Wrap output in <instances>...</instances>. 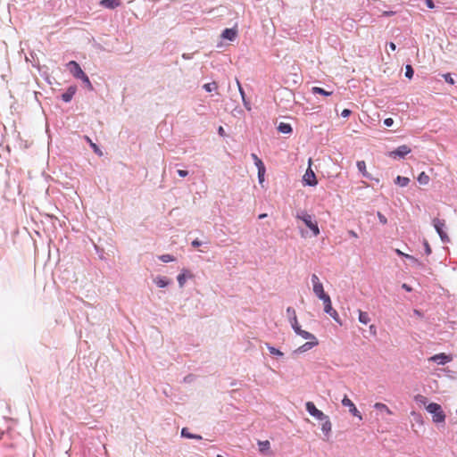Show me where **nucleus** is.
<instances>
[{
    "mask_svg": "<svg viewBox=\"0 0 457 457\" xmlns=\"http://www.w3.org/2000/svg\"><path fill=\"white\" fill-rule=\"evenodd\" d=\"M312 92L313 94H319V95L325 96H329L332 95V92L327 91L324 88L319 87H313L312 88Z\"/></svg>",
    "mask_w": 457,
    "mask_h": 457,
    "instance_id": "obj_26",
    "label": "nucleus"
},
{
    "mask_svg": "<svg viewBox=\"0 0 457 457\" xmlns=\"http://www.w3.org/2000/svg\"><path fill=\"white\" fill-rule=\"evenodd\" d=\"M402 288H403V289H404V290H405V291H407V292H411V291H412V287H410V286H409L408 284H406V283H403V284L402 285Z\"/></svg>",
    "mask_w": 457,
    "mask_h": 457,
    "instance_id": "obj_50",
    "label": "nucleus"
},
{
    "mask_svg": "<svg viewBox=\"0 0 457 457\" xmlns=\"http://www.w3.org/2000/svg\"><path fill=\"white\" fill-rule=\"evenodd\" d=\"M423 245H424L425 253L427 255H429L432 253V250H431V247H430L428 242L425 240Z\"/></svg>",
    "mask_w": 457,
    "mask_h": 457,
    "instance_id": "obj_40",
    "label": "nucleus"
},
{
    "mask_svg": "<svg viewBox=\"0 0 457 457\" xmlns=\"http://www.w3.org/2000/svg\"><path fill=\"white\" fill-rule=\"evenodd\" d=\"M414 400L417 403L426 405L428 403V398L422 395H417L414 397Z\"/></svg>",
    "mask_w": 457,
    "mask_h": 457,
    "instance_id": "obj_30",
    "label": "nucleus"
},
{
    "mask_svg": "<svg viewBox=\"0 0 457 457\" xmlns=\"http://www.w3.org/2000/svg\"><path fill=\"white\" fill-rule=\"evenodd\" d=\"M237 85L238 90L240 92V95L242 96V99H244V97L245 96V91H244V89H243V87H242V86H241V84H240L238 79H237Z\"/></svg>",
    "mask_w": 457,
    "mask_h": 457,
    "instance_id": "obj_43",
    "label": "nucleus"
},
{
    "mask_svg": "<svg viewBox=\"0 0 457 457\" xmlns=\"http://www.w3.org/2000/svg\"><path fill=\"white\" fill-rule=\"evenodd\" d=\"M178 174L180 177L184 178V177L187 176L188 172L187 170H178Z\"/></svg>",
    "mask_w": 457,
    "mask_h": 457,
    "instance_id": "obj_51",
    "label": "nucleus"
},
{
    "mask_svg": "<svg viewBox=\"0 0 457 457\" xmlns=\"http://www.w3.org/2000/svg\"><path fill=\"white\" fill-rule=\"evenodd\" d=\"M404 258L410 260L413 264H418L420 265V262L417 258H415L414 256L412 255H410V254H404Z\"/></svg>",
    "mask_w": 457,
    "mask_h": 457,
    "instance_id": "obj_39",
    "label": "nucleus"
},
{
    "mask_svg": "<svg viewBox=\"0 0 457 457\" xmlns=\"http://www.w3.org/2000/svg\"><path fill=\"white\" fill-rule=\"evenodd\" d=\"M203 87L207 92H212V91L216 90L218 88V85H217L216 82H211V83L204 84Z\"/></svg>",
    "mask_w": 457,
    "mask_h": 457,
    "instance_id": "obj_29",
    "label": "nucleus"
},
{
    "mask_svg": "<svg viewBox=\"0 0 457 457\" xmlns=\"http://www.w3.org/2000/svg\"><path fill=\"white\" fill-rule=\"evenodd\" d=\"M305 408L311 416L319 420H323L327 418V415H325L321 411L318 410L312 402H307L305 403Z\"/></svg>",
    "mask_w": 457,
    "mask_h": 457,
    "instance_id": "obj_6",
    "label": "nucleus"
},
{
    "mask_svg": "<svg viewBox=\"0 0 457 457\" xmlns=\"http://www.w3.org/2000/svg\"><path fill=\"white\" fill-rule=\"evenodd\" d=\"M425 4L429 9L435 8V4L433 0H425Z\"/></svg>",
    "mask_w": 457,
    "mask_h": 457,
    "instance_id": "obj_45",
    "label": "nucleus"
},
{
    "mask_svg": "<svg viewBox=\"0 0 457 457\" xmlns=\"http://www.w3.org/2000/svg\"><path fill=\"white\" fill-rule=\"evenodd\" d=\"M258 445H259V451L262 453L267 454L268 451L270 449V442L268 440H266V441H260Z\"/></svg>",
    "mask_w": 457,
    "mask_h": 457,
    "instance_id": "obj_24",
    "label": "nucleus"
},
{
    "mask_svg": "<svg viewBox=\"0 0 457 457\" xmlns=\"http://www.w3.org/2000/svg\"><path fill=\"white\" fill-rule=\"evenodd\" d=\"M192 245L195 247H197V246L201 245V242L198 239H195L192 242Z\"/></svg>",
    "mask_w": 457,
    "mask_h": 457,
    "instance_id": "obj_57",
    "label": "nucleus"
},
{
    "mask_svg": "<svg viewBox=\"0 0 457 457\" xmlns=\"http://www.w3.org/2000/svg\"><path fill=\"white\" fill-rule=\"evenodd\" d=\"M411 151V147L407 145H399L394 151L389 153V156L393 158H404Z\"/></svg>",
    "mask_w": 457,
    "mask_h": 457,
    "instance_id": "obj_8",
    "label": "nucleus"
},
{
    "mask_svg": "<svg viewBox=\"0 0 457 457\" xmlns=\"http://www.w3.org/2000/svg\"><path fill=\"white\" fill-rule=\"evenodd\" d=\"M394 124V120L392 118H386L384 120V125L386 127H391Z\"/></svg>",
    "mask_w": 457,
    "mask_h": 457,
    "instance_id": "obj_44",
    "label": "nucleus"
},
{
    "mask_svg": "<svg viewBox=\"0 0 457 457\" xmlns=\"http://www.w3.org/2000/svg\"><path fill=\"white\" fill-rule=\"evenodd\" d=\"M336 322L339 323V324H342L341 323V320H340V318H339V315L338 313L337 312L336 310L332 311L330 312V314H328Z\"/></svg>",
    "mask_w": 457,
    "mask_h": 457,
    "instance_id": "obj_37",
    "label": "nucleus"
},
{
    "mask_svg": "<svg viewBox=\"0 0 457 457\" xmlns=\"http://www.w3.org/2000/svg\"><path fill=\"white\" fill-rule=\"evenodd\" d=\"M237 37V29L236 28L233 29H226L222 31L221 37L223 39H228L229 41H233Z\"/></svg>",
    "mask_w": 457,
    "mask_h": 457,
    "instance_id": "obj_14",
    "label": "nucleus"
},
{
    "mask_svg": "<svg viewBox=\"0 0 457 457\" xmlns=\"http://www.w3.org/2000/svg\"><path fill=\"white\" fill-rule=\"evenodd\" d=\"M311 279H312V283L313 293L319 299L321 300L324 297L328 295V294L325 293L323 285L320 281V278L316 274H312Z\"/></svg>",
    "mask_w": 457,
    "mask_h": 457,
    "instance_id": "obj_5",
    "label": "nucleus"
},
{
    "mask_svg": "<svg viewBox=\"0 0 457 457\" xmlns=\"http://www.w3.org/2000/svg\"><path fill=\"white\" fill-rule=\"evenodd\" d=\"M413 416H415L416 421H421V416L420 414H417L416 412H411Z\"/></svg>",
    "mask_w": 457,
    "mask_h": 457,
    "instance_id": "obj_56",
    "label": "nucleus"
},
{
    "mask_svg": "<svg viewBox=\"0 0 457 457\" xmlns=\"http://www.w3.org/2000/svg\"><path fill=\"white\" fill-rule=\"evenodd\" d=\"M80 79H81L84 83H86V84H87V86L89 88H92V84H91V82H90V80H89L88 77H87L86 74H84V76H82V77L80 78Z\"/></svg>",
    "mask_w": 457,
    "mask_h": 457,
    "instance_id": "obj_41",
    "label": "nucleus"
},
{
    "mask_svg": "<svg viewBox=\"0 0 457 457\" xmlns=\"http://www.w3.org/2000/svg\"><path fill=\"white\" fill-rule=\"evenodd\" d=\"M269 350H270L271 354H277V355H279V356L283 355L282 352H280L279 350H278V349H276L274 347H269Z\"/></svg>",
    "mask_w": 457,
    "mask_h": 457,
    "instance_id": "obj_42",
    "label": "nucleus"
},
{
    "mask_svg": "<svg viewBox=\"0 0 457 457\" xmlns=\"http://www.w3.org/2000/svg\"><path fill=\"white\" fill-rule=\"evenodd\" d=\"M287 314L289 315L291 327L296 335L302 337L304 339H315V336L313 334L301 328L294 309L287 307Z\"/></svg>",
    "mask_w": 457,
    "mask_h": 457,
    "instance_id": "obj_2",
    "label": "nucleus"
},
{
    "mask_svg": "<svg viewBox=\"0 0 457 457\" xmlns=\"http://www.w3.org/2000/svg\"><path fill=\"white\" fill-rule=\"evenodd\" d=\"M417 179L420 185H427L429 182V177L424 171L420 173Z\"/></svg>",
    "mask_w": 457,
    "mask_h": 457,
    "instance_id": "obj_27",
    "label": "nucleus"
},
{
    "mask_svg": "<svg viewBox=\"0 0 457 457\" xmlns=\"http://www.w3.org/2000/svg\"><path fill=\"white\" fill-rule=\"evenodd\" d=\"M70 72L76 78L80 79L84 76L85 72L81 70L79 64L75 61H71L67 63Z\"/></svg>",
    "mask_w": 457,
    "mask_h": 457,
    "instance_id": "obj_10",
    "label": "nucleus"
},
{
    "mask_svg": "<svg viewBox=\"0 0 457 457\" xmlns=\"http://www.w3.org/2000/svg\"><path fill=\"white\" fill-rule=\"evenodd\" d=\"M154 281L159 287H165L169 285V281L165 277L158 276L154 279Z\"/></svg>",
    "mask_w": 457,
    "mask_h": 457,
    "instance_id": "obj_25",
    "label": "nucleus"
},
{
    "mask_svg": "<svg viewBox=\"0 0 457 457\" xmlns=\"http://www.w3.org/2000/svg\"><path fill=\"white\" fill-rule=\"evenodd\" d=\"M321 421H322L321 430H322V432L324 433V435L326 436H328L329 433L331 432V428H332V425H331V422L329 420V418L327 416V418L324 419Z\"/></svg>",
    "mask_w": 457,
    "mask_h": 457,
    "instance_id": "obj_17",
    "label": "nucleus"
},
{
    "mask_svg": "<svg viewBox=\"0 0 457 457\" xmlns=\"http://www.w3.org/2000/svg\"><path fill=\"white\" fill-rule=\"evenodd\" d=\"M321 301L323 302V304H324V312L327 314H330V312L332 311H334V309L332 307L330 296L328 295V296L324 297L323 299H321Z\"/></svg>",
    "mask_w": 457,
    "mask_h": 457,
    "instance_id": "obj_18",
    "label": "nucleus"
},
{
    "mask_svg": "<svg viewBox=\"0 0 457 457\" xmlns=\"http://www.w3.org/2000/svg\"><path fill=\"white\" fill-rule=\"evenodd\" d=\"M342 404L345 407L349 408V411L355 417H358L360 420H361V412L357 410L354 403L350 400L346 395L342 400Z\"/></svg>",
    "mask_w": 457,
    "mask_h": 457,
    "instance_id": "obj_12",
    "label": "nucleus"
},
{
    "mask_svg": "<svg viewBox=\"0 0 457 457\" xmlns=\"http://www.w3.org/2000/svg\"><path fill=\"white\" fill-rule=\"evenodd\" d=\"M278 129L280 132L286 133V123L280 122Z\"/></svg>",
    "mask_w": 457,
    "mask_h": 457,
    "instance_id": "obj_49",
    "label": "nucleus"
},
{
    "mask_svg": "<svg viewBox=\"0 0 457 457\" xmlns=\"http://www.w3.org/2000/svg\"><path fill=\"white\" fill-rule=\"evenodd\" d=\"M432 223H433V226H434L436 233L438 234L441 241L445 244L449 243L450 238L445 231V228H446L445 220L438 219V218H435L433 220Z\"/></svg>",
    "mask_w": 457,
    "mask_h": 457,
    "instance_id": "obj_4",
    "label": "nucleus"
},
{
    "mask_svg": "<svg viewBox=\"0 0 457 457\" xmlns=\"http://www.w3.org/2000/svg\"><path fill=\"white\" fill-rule=\"evenodd\" d=\"M377 216H378L380 223H382L383 225H386L387 223L386 217L384 214H382L380 212H378Z\"/></svg>",
    "mask_w": 457,
    "mask_h": 457,
    "instance_id": "obj_38",
    "label": "nucleus"
},
{
    "mask_svg": "<svg viewBox=\"0 0 457 457\" xmlns=\"http://www.w3.org/2000/svg\"><path fill=\"white\" fill-rule=\"evenodd\" d=\"M251 156L254 161L255 165L259 164L260 162H262V161L255 154H252Z\"/></svg>",
    "mask_w": 457,
    "mask_h": 457,
    "instance_id": "obj_46",
    "label": "nucleus"
},
{
    "mask_svg": "<svg viewBox=\"0 0 457 457\" xmlns=\"http://www.w3.org/2000/svg\"><path fill=\"white\" fill-rule=\"evenodd\" d=\"M120 0H101L100 5L108 9H114L120 5Z\"/></svg>",
    "mask_w": 457,
    "mask_h": 457,
    "instance_id": "obj_15",
    "label": "nucleus"
},
{
    "mask_svg": "<svg viewBox=\"0 0 457 457\" xmlns=\"http://www.w3.org/2000/svg\"><path fill=\"white\" fill-rule=\"evenodd\" d=\"M453 360L451 355L445 353H437L429 358L430 361L436 362L440 365H445Z\"/></svg>",
    "mask_w": 457,
    "mask_h": 457,
    "instance_id": "obj_11",
    "label": "nucleus"
},
{
    "mask_svg": "<svg viewBox=\"0 0 457 457\" xmlns=\"http://www.w3.org/2000/svg\"><path fill=\"white\" fill-rule=\"evenodd\" d=\"M374 409L379 411H385L386 414L389 415L392 414V411L385 403H376L374 404Z\"/></svg>",
    "mask_w": 457,
    "mask_h": 457,
    "instance_id": "obj_23",
    "label": "nucleus"
},
{
    "mask_svg": "<svg viewBox=\"0 0 457 457\" xmlns=\"http://www.w3.org/2000/svg\"><path fill=\"white\" fill-rule=\"evenodd\" d=\"M308 340H309L308 342L304 343L303 345H301L298 348H296L295 350H294L292 352V355L296 356L300 353H305V352L311 350L312 348H313L314 346L319 345V341L316 337H315V339H308Z\"/></svg>",
    "mask_w": 457,
    "mask_h": 457,
    "instance_id": "obj_7",
    "label": "nucleus"
},
{
    "mask_svg": "<svg viewBox=\"0 0 457 457\" xmlns=\"http://www.w3.org/2000/svg\"><path fill=\"white\" fill-rule=\"evenodd\" d=\"M351 112H352L349 109H344L341 112V116L344 118H347L350 116Z\"/></svg>",
    "mask_w": 457,
    "mask_h": 457,
    "instance_id": "obj_47",
    "label": "nucleus"
},
{
    "mask_svg": "<svg viewBox=\"0 0 457 457\" xmlns=\"http://www.w3.org/2000/svg\"><path fill=\"white\" fill-rule=\"evenodd\" d=\"M370 331L371 334L376 335V333H377L376 327L374 325H371L370 327Z\"/></svg>",
    "mask_w": 457,
    "mask_h": 457,
    "instance_id": "obj_58",
    "label": "nucleus"
},
{
    "mask_svg": "<svg viewBox=\"0 0 457 457\" xmlns=\"http://www.w3.org/2000/svg\"><path fill=\"white\" fill-rule=\"evenodd\" d=\"M303 183L309 187H314L318 184L316 175L311 168H308L303 175Z\"/></svg>",
    "mask_w": 457,
    "mask_h": 457,
    "instance_id": "obj_9",
    "label": "nucleus"
},
{
    "mask_svg": "<svg viewBox=\"0 0 457 457\" xmlns=\"http://www.w3.org/2000/svg\"><path fill=\"white\" fill-rule=\"evenodd\" d=\"M395 13H396V12H394V11H385L382 12V16L388 17V16L395 15Z\"/></svg>",
    "mask_w": 457,
    "mask_h": 457,
    "instance_id": "obj_48",
    "label": "nucleus"
},
{
    "mask_svg": "<svg viewBox=\"0 0 457 457\" xmlns=\"http://www.w3.org/2000/svg\"><path fill=\"white\" fill-rule=\"evenodd\" d=\"M413 74H414V70H413L412 66L410 64H407L405 66V77L408 79H411L413 77Z\"/></svg>",
    "mask_w": 457,
    "mask_h": 457,
    "instance_id": "obj_32",
    "label": "nucleus"
},
{
    "mask_svg": "<svg viewBox=\"0 0 457 457\" xmlns=\"http://www.w3.org/2000/svg\"><path fill=\"white\" fill-rule=\"evenodd\" d=\"M181 435H182V436H184V437H187V438H195V439H198V440L202 439V436H199V435H194V434H191V433H189V432L187 431V428H182V430H181Z\"/></svg>",
    "mask_w": 457,
    "mask_h": 457,
    "instance_id": "obj_28",
    "label": "nucleus"
},
{
    "mask_svg": "<svg viewBox=\"0 0 457 457\" xmlns=\"http://www.w3.org/2000/svg\"><path fill=\"white\" fill-rule=\"evenodd\" d=\"M356 166H357V169L358 170L360 171V173H361V175L368 179H371V180H375L377 183L379 182V179H374L370 173H369L367 170H366V163L364 161H358L357 163H356Z\"/></svg>",
    "mask_w": 457,
    "mask_h": 457,
    "instance_id": "obj_13",
    "label": "nucleus"
},
{
    "mask_svg": "<svg viewBox=\"0 0 457 457\" xmlns=\"http://www.w3.org/2000/svg\"><path fill=\"white\" fill-rule=\"evenodd\" d=\"M426 410L428 411V412L432 414L433 421L435 423L445 422V414L440 404L436 403H431L426 405Z\"/></svg>",
    "mask_w": 457,
    "mask_h": 457,
    "instance_id": "obj_3",
    "label": "nucleus"
},
{
    "mask_svg": "<svg viewBox=\"0 0 457 457\" xmlns=\"http://www.w3.org/2000/svg\"><path fill=\"white\" fill-rule=\"evenodd\" d=\"M395 253H396V254H397V255L404 257V254H405V253H403L402 251H400L399 249H396V250H395Z\"/></svg>",
    "mask_w": 457,
    "mask_h": 457,
    "instance_id": "obj_60",
    "label": "nucleus"
},
{
    "mask_svg": "<svg viewBox=\"0 0 457 457\" xmlns=\"http://www.w3.org/2000/svg\"><path fill=\"white\" fill-rule=\"evenodd\" d=\"M76 90V87L71 86L68 87V89L62 95V99L66 103L70 102L75 95Z\"/></svg>",
    "mask_w": 457,
    "mask_h": 457,
    "instance_id": "obj_16",
    "label": "nucleus"
},
{
    "mask_svg": "<svg viewBox=\"0 0 457 457\" xmlns=\"http://www.w3.org/2000/svg\"><path fill=\"white\" fill-rule=\"evenodd\" d=\"M387 46H389V48L392 50V51H395L396 49V46L395 43L393 42H390L387 44Z\"/></svg>",
    "mask_w": 457,
    "mask_h": 457,
    "instance_id": "obj_55",
    "label": "nucleus"
},
{
    "mask_svg": "<svg viewBox=\"0 0 457 457\" xmlns=\"http://www.w3.org/2000/svg\"><path fill=\"white\" fill-rule=\"evenodd\" d=\"M348 233L353 237H358V235L353 230H349Z\"/></svg>",
    "mask_w": 457,
    "mask_h": 457,
    "instance_id": "obj_59",
    "label": "nucleus"
},
{
    "mask_svg": "<svg viewBox=\"0 0 457 457\" xmlns=\"http://www.w3.org/2000/svg\"><path fill=\"white\" fill-rule=\"evenodd\" d=\"M242 100H243V103H244V106H245L248 111H250V110H251V105H250L249 102H247V101L245 100V97H244V99H242Z\"/></svg>",
    "mask_w": 457,
    "mask_h": 457,
    "instance_id": "obj_53",
    "label": "nucleus"
},
{
    "mask_svg": "<svg viewBox=\"0 0 457 457\" xmlns=\"http://www.w3.org/2000/svg\"><path fill=\"white\" fill-rule=\"evenodd\" d=\"M413 313H414V315L418 316L419 318H423V313L420 310L415 309L413 311Z\"/></svg>",
    "mask_w": 457,
    "mask_h": 457,
    "instance_id": "obj_54",
    "label": "nucleus"
},
{
    "mask_svg": "<svg viewBox=\"0 0 457 457\" xmlns=\"http://www.w3.org/2000/svg\"><path fill=\"white\" fill-rule=\"evenodd\" d=\"M86 139L89 143L90 146L93 148L94 152L99 155H102V152L98 148V146L95 143H93L92 140L88 137H86Z\"/></svg>",
    "mask_w": 457,
    "mask_h": 457,
    "instance_id": "obj_33",
    "label": "nucleus"
},
{
    "mask_svg": "<svg viewBox=\"0 0 457 457\" xmlns=\"http://www.w3.org/2000/svg\"><path fill=\"white\" fill-rule=\"evenodd\" d=\"M293 132V129L290 124L287 123V135Z\"/></svg>",
    "mask_w": 457,
    "mask_h": 457,
    "instance_id": "obj_61",
    "label": "nucleus"
},
{
    "mask_svg": "<svg viewBox=\"0 0 457 457\" xmlns=\"http://www.w3.org/2000/svg\"><path fill=\"white\" fill-rule=\"evenodd\" d=\"M218 133L221 137H225L226 136V132H225L223 127H221V126L219 127Z\"/></svg>",
    "mask_w": 457,
    "mask_h": 457,
    "instance_id": "obj_52",
    "label": "nucleus"
},
{
    "mask_svg": "<svg viewBox=\"0 0 457 457\" xmlns=\"http://www.w3.org/2000/svg\"><path fill=\"white\" fill-rule=\"evenodd\" d=\"M293 88L290 89V95L292 96L293 97V101L295 104H301V100H303L304 97L301 95V94H298V96H296L294 92H293Z\"/></svg>",
    "mask_w": 457,
    "mask_h": 457,
    "instance_id": "obj_31",
    "label": "nucleus"
},
{
    "mask_svg": "<svg viewBox=\"0 0 457 457\" xmlns=\"http://www.w3.org/2000/svg\"><path fill=\"white\" fill-rule=\"evenodd\" d=\"M217 457H223V456H222V455H220V454H218V455H217Z\"/></svg>",
    "mask_w": 457,
    "mask_h": 457,
    "instance_id": "obj_64",
    "label": "nucleus"
},
{
    "mask_svg": "<svg viewBox=\"0 0 457 457\" xmlns=\"http://www.w3.org/2000/svg\"><path fill=\"white\" fill-rule=\"evenodd\" d=\"M358 320L361 323L365 324V325L368 324L370 320L369 313L366 312H362L361 310H359Z\"/></svg>",
    "mask_w": 457,
    "mask_h": 457,
    "instance_id": "obj_22",
    "label": "nucleus"
},
{
    "mask_svg": "<svg viewBox=\"0 0 457 457\" xmlns=\"http://www.w3.org/2000/svg\"><path fill=\"white\" fill-rule=\"evenodd\" d=\"M395 183L400 187H407L410 183V179L407 177L397 176L395 179Z\"/></svg>",
    "mask_w": 457,
    "mask_h": 457,
    "instance_id": "obj_21",
    "label": "nucleus"
},
{
    "mask_svg": "<svg viewBox=\"0 0 457 457\" xmlns=\"http://www.w3.org/2000/svg\"><path fill=\"white\" fill-rule=\"evenodd\" d=\"M442 76L445 79V81L446 83L451 84V85H454L455 84V80L453 78L451 73H445V74H443Z\"/></svg>",
    "mask_w": 457,
    "mask_h": 457,
    "instance_id": "obj_34",
    "label": "nucleus"
},
{
    "mask_svg": "<svg viewBox=\"0 0 457 457\" xmlns=\"http://www.w3.org/2000/svg\"><path fill=\"white\" fill-rule=\"evenodd\" d=\"M264 217H266V214H261V215L259 216V219H262V218H264Z\"/></svg>",
    "mask_w": 457,
    "mask_h": 457,
    "instance_id": "obj_62",
    "label": "nucleus"
},
{
    "mask_svg": "<svg viewBox=\"0 0 457 457\" xmlns=\"http://www.w3.org/2000/svg\"><path fill=\"white\" fill-rule=\"evenodd\" d=\"M183 58H188L187 55H186L185 54H183Z\"/></svg>",
    "mask_w": 457,
    "mask_h": 457,
    "instance_id": "obj_63",
    "label": "nucleus"
},
{
    "mask_svg": "<svg viewBox=\"0 0 457 457\" xmlns=\"http://www.w3.org/2000/svg\"><path fill=\"white\" fill-rule=\"evenodd\" d=\"M289 77H291L293 86L296 87L297 85L302 83V77L300 75H298L297 73H290L287 74V84H289L290 82Z\"/></svg>",
    "mask_w": 457,
    "mask_h": 457,
    "instance_id": "obj_19",
    "label": "nucleus"
},
{
    "mask_svg": "<svg viewBox=\"0 0 457 457\" xmlns=\"http://www.w3.org/2000/svg\"><path fill=\"white\" fill-rule=\"evenodd\" d=\"M179 285L180 287H182L186 283V275L185 273H181L177 278Z\"/></svg>",
    "mask_w": 457,
    "mask_h": 457,
    "instance_id": "obj_36",
    "label": "nucleus"
},
{
    "mask_svg": "<svg viewBox=\"0 0 457 457\" xmlns=\"http://www.w3.org/2000/svg\"><path fill=\"white\" fill-rule=\"evenodd\" d=\"M295 216L297 220H302L305 226L312 230L314 237H317L320 234V228L313 215L309 214L305 210L299 209L296 210Z\"/></svg>",
    "mask_w": 457,
    "mask_h": 457,
    "instance_id": "obj_1",
    "label": "nucleus"
},
{
    "mask_svg": "<svg viewBox=\"0 0 457 457\" xmlns=\"http://www.w3.org/2000/svg\"><path fill=\"white\" fill-rule=\"evenodd\" d=\"M159 259L163 262H170L175 260V258L170 254H162L159 256Z\"/></svg>",
    "mask_w": 457,
    "mask_h": 457,
    "instance_id": "obj_35",
    "label": "nucleus"
},
{
    "mask_svg": "<svg viewBox=\"0 0 457 457\" xmlns=\"http://www.w3.org/2000/svg\"><path fill=\"white\" fill-rule=\"evenodd\" d=\"M257 169H258V179H259V183L260 184H262L263 181H264V175H265V171H266V169H265V166H264V163L263 162H260L259 164L256 165Z\"/></svg>",
    "mask_w": 457,
    "mask_h": 457,
    "instance_id": "obj_20",
    "label": "nucleus"
}]
</instances>
